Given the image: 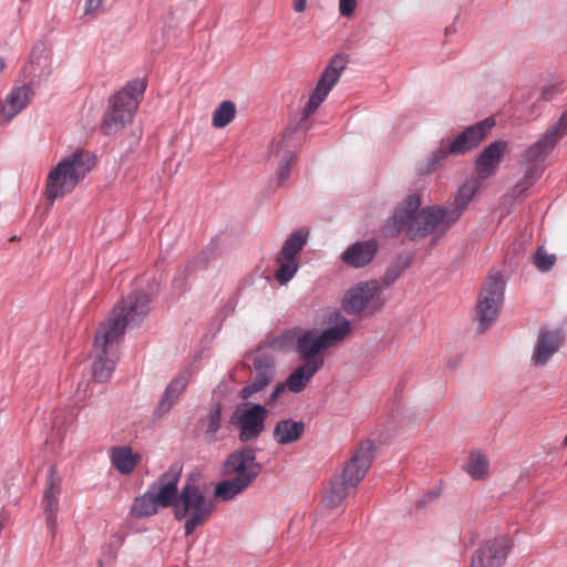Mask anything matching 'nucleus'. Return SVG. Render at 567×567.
Instances as JSON below:
<instances>
[{"label":"nucleus","mask_w":567,"mask_h":567,"mask_svg":"<svg viewBox=\"0 0 567 567\" xmlns=\"http://www.w3.org/2000/svg\"><path fill=\"white\" fill-rule=\"evenodd\" d=\"M374 457V444L364 441L346 463L342 472L330 481V486L322 497L324 508L339 507L347 497L355 492L357 486L365 476Z\"/></svg>","instance_id":"5"},{"label":"nucleus","mask_w":567,"mask_h":567,"mask_svg":"<svg viewBox=\"0 0 567 567\" xmlns=\"http://www.w3.org/2000/svg\"><path fill=\"white\" fill-rule=\"evenodd\" d=\"M286 389H288L287 382L276 384V386L274 388V390L268 399V403L276 402L280 398V395L286 391Z\"/></svg>","instance_id":"41"},{"label":"nucleus","mask_w":567,"mask_h":567,"mask_svg":"<svg viewBox=\"0 0 567 567\" xmlns=\"http://www.w3.org/2000/svg\"><path fill=\"white\" fill-rule=\"evenodd\" d=\"M182 471L183 465L179 462H175L148 487V491H153V496L161 507H172L173 512L175 511L177 499L179 498L181 489H178V482Z\"/></svg>","instance_id":"18"},{"label":"nucleus","mask_w":567,"mask_h":567,"mask_svg":"<svg viewBox=\"0 0 567 567\" xmlns=\"http://www.w3.org/2000/svg\"><path fill=\"white\" fill-rule=\"evenodd\" d=\"M358 6V0H339V13L341 17H351Z\"/></svg>","instance_id":"39"},{"label":"nucleus","mask_w":567,"mask_h":567,"mask_svg":"<svg viewBox=\"0 0 567 567\" xmlns=\"http://www.w3.org/2000/svg\"><path fill=\"white\" fill-rule=\"evenodd\" d=\"M62 492V478L56 474V468L51 465L48 471L45 489L43 493V506L47 518V526L53 533L56 527L59 497Z\"/></svg>","instance_id":"19"},{"label":"nucleus","mask_w":567,"mask_h":567,"mask_svg":"<svg viewBox=\"0 0 567 567\" xmlns=\"http://www.w3.org/2000/svg\"><path fill=\"white\" fill-rule=\"evenodd\" d=\"M346 64L347 61L342 55H334L331 58L301 112L300 121L308 120L318 110L333 86L338 83L343 70L346 69Z\"/></svg>","instance_id":"14"},{"label":"nucleus","mask_w":567,"mask_h":567,"mask_svg":"<svg viewBox=\"0 0 567 567\" xmlns=\"http://www.w3.org/2000/svg\"><path fill=\"white\" fill-rule=\"evenodd\" d=\"M173 288L178 292L182 293L187 289L186 281L184 277L178 276L173 280Z\"/></svg>","instance_id":"42"},{"label":"nucleus","mask_w":567,"mask_h":567,"mask_svg":"<svg viewBox=\"0 0 567 567\" xmlns=\"http://www.w3.org/2000/svg\"><path fill=\"white\" fill-rule=\"evenodd\" d=\"M508 535H498L480 544L472 555V567H503L513 549Z\"/></svg>","instance_id":"15"},{"label":"nucleus","mask_w":567,"mask_h":567,"mask_svg":"<svg viewBox=\"0 0 567 567\" xmlns=\"http://www.w3.org/2000/svg\"><path fill=\"white\" fill-rule=\"evenodd\" d=\"M110 458L117 472L128 475L134 472L142 456L138 453H134L131 446L122 445L114 446L111 450Z\"/></svg>","instance_id":"26"},{"label":"nucleus","mask_w":567,"mask_h":567,"mask_svg":"<svg viewBox=\"0 0 567 567\" xmlns=\"http://www.w3.org/2000/svg\"><path fill=\"white\" fill-rule=\"evenodd\" d=\"M564 333L559 329H540L534 347L532 360L535 365H544L559 350Z\"/></svg>","instance_id":"20"},{"label":"nucleus","mask_w":567,"mask_h":567,"mask_svg":"<svg viewBox=\"0 0 567 567\" xmlns=\"http://www.w3.org/2000/svg\"><path fill=\"white\" fill-rule=\"evenodd\" d=\"M404 269L405 265L401 264H394L389 266L384 272V276L382 277V285L386 288L392 286L401 277Z\"/></svg>","instance_id":"37"},{"label":"nucleus","mask_w":567,"mask_h":567,"mask_svg":"<svg viewBox=\"0 0 567 567\" xmlns=\"http://www.w3.org/2000/svg\"><path fill=\"white\" fill-rule=\"evenodd\" d=\"M261 465L257 463L256 451L243 447L230 453L223 465V474L233 476L219 482L214 491L215 497L228 502L243 493L258 477Z\"/></svg>","instance_id":"6"},{"label":"nucleus","mask_w":567,"mask_h":567,"mask_svg":"<svg viewBox=\"0 0 567 567\" xmlns=\"http://www.w3.org/2000/svg\"><path fill=\"white\" fill-rule=\"evenodd\" d=\"M220 413H221L220 404H216L208 413V416H207L208 423H207V429H206V435L210 440L215 439L216 433L218 432V430L220 427Z\"/></svg>","instance_id":"36"},{"label":"nucleus","mask_w":567,"mask_h":567,"mask_svg":"<svg viewBox=\"0 0 567 567\" xmlns=\"http://www.w3.org/2000/svg\"><path fill=\"white\" fill-rule=\"evenodd\" d=\"M533 264L539 271L546 272L556 264V256L548 254L546 249L540 246L533 256Z\"/></svg>","instance_id":"35"},{"label":"nucleus","mask_w":567,"mask_h":567,"mask_svg":"<svg viewBox=\"0 0 567 567\" xmlns=\"http://www.w3.org/2000/svg\"><path fill=\"white\" fill-rule=\"evenodd\" d=\"M320 369L315 361L303 362L287 378V388L292 393L301 392Z\"/></svg>","instance_id":"27"},{"label":"nucleus","mask_w":567,"mask_h":567,"mask_svg":"<svg viewBox=\"0 0 567 567\" xmlns=\"http://www.w3.org/2000/svg\"><path fill=\"white\" fill-rule=\"evenodd\" d=\"M161 506L153 496V491H146L143 495L136 497L131 507V514L134 517H146L157 514Z\"/></svg>","instance_id":"28"},{"label":"nucleus","mask_w":567,"mask_h":567,"mask_svg":"<svg viewBox=\"0 0 567 567\" xmlns=\"http://www.w3.org/2000/svg\"><path fill=\"white\" fill-rule=\"evenodd\" d=\"M105 0H85L84 13L85 14H97Z\"/></svg>","instance_id":"40"},{"label":"nucleus","mask_w":567,"mask_h":567,"mask_svg":"<svg viewBox=\"0 0 567 567\" xmlns=\"http://www.w3.org/2000/svg\"><path fill=\"white\" fill-rule=\"evenodd\" d=\"M308 237L307 229H297L289 235L279 250L275 259L277 266L275 279L281 286L287 285L298 272L300 267L298 256L306 246Z\"/></svg>","instance_id":"11"},{"label":"nucleus","mask_w":567,"mask_h":567,"mask_svg":"<svg viewBox=\"0 0 567 567\" xmlns=\"http://www.w3.org/2000/svg\"><path fill=\"white\" fill-rule=\"evenodd\" d=\"M146 86L144 79L132 80L111 99L101 124L105 135L117 133L132 121Z\"/></svg>","instance_id":"9"},{"label":"nucleus","mask_w":567,"mask_h":567,"mask_svg":"<svg viewBox=\"0 0 567 567\" xmlns=\"http://www.w3.org/2000/svg\"><path fill=\"white\" fill-rule=\"evenodd\" d=\"M33 95V89L28 84L13 87L6 96L1 106V113L4 118L8 122L13 120L30 104Z\"/></svg>","instance_id":"24"},{"label":"nucleus","mask_w":567,"mask_h":567,"mask_svg":"<svg viewBox=\"0 0 567 567\" xmlns=\"http://www.w3.org/2000/svg\"><path fill=\"white\" fill-rule=\"evenodd\" d=\"M235 115V103L228 100L223 101L213 114L212 125L216 128H223L233 122Z\"/></svg>","instance_id":"32"},{"label":"nucleus","mask_w":567,"mask_h":567,"mask_svg":"<svg viewBox=\"0 0 567 567\" xmlns=\"http://www.w3.org/2000/svg\"><path fill=\"white\" fill-rule=\"evenodd\" d=\"M488 460L478 452H472L464 464V471L474 480H484L488 473Z\"/></svg>","instance_id":"29"},{"label":"nucleus","mask_w":567,"mask_h":567,"mask_svg":"<svg viewBox=\"0 0 567 567\" xmlns=\"http://www.w3.org/2000/svg\"><path fill=\"white\" fill-rule=\"evenodd\" d=\"M504 291L505 280L501 272H491L483 286L481 298L476 307L478 328L482 331L495 321L504 299Z\"/></svg>","instance_id":"12"},{"label":"nucleus","mask_w":567,"mask_h":567,"mask_svg":"<svg viewBox=\"0 0 567 567\" xmlns=\"http://www.w3.org/2000/svg\"><path fill=\"white\" fill-rule=\"evenodd\" d=\"M328 320L331 326L327 329L299 330L296 333L295 351L303 362L315 361L319 363V368H322L323 353L343 341L350 333L351 323L339 311L331 312Z\"/></svg>","instance_id":"4"},{"label":"nucleus","mask_w":567,"mask_h":567,"mask_svg":"<svg viewBox=\"0 0 567 567\" xmlns=\"http://www.w3.org/2000/svg\"><path fill=\"white\" fill-rule=\"evenodd\" d=\"M478 182L468 179L463 183L446 205H433L419 212L421 199L417 194H410L395 209L384 226L389 236L405 231L412 239L424 238L431 234L446 233L462 216L478 190Z\"/></svg>","instance_id":"1"},{"label":"nucleus","mask_w":567,"mask_h":567,"mask_svg":"<svg viewBox=\"0 0 567 567\" xmlns=\"http://www.w3.org/2000/svg\"><path fill=\"white\" fill-rule=\"evenodd\" d=\"M268 410L261 404H250L247 409L237 408L230 422L239 427L240 442L257 439L265 430Z\"/></svg>","instance_id":"17"},{"label":"nucleus","mask_w":567,"mask_h":567,"mask_svg":"<svg viewBox=\"0 0 567 567\" xmlns=\"http://www.w3.org/2000/svg\"><path fill=\"white\" fill-rule=\"evenodd\" d=\"M523 177L516 183L512 189L515 198L524 197L527 190L542 177L543 173L539 166L524 167Z\"/></svg>","instance_id":"31"},{"label":"nucleus","mask_w":567,"mask_h":567,"mask_svg":"<svg viewBox=\"0 0 567 567\" xmlns=\"http://www.w3.org/2000/svg\"><path fill=\"white\" fill-rule=\"evenodd\" d=\"M306 424L303 421L292 419L280 420L274 427V440L280 445L297 442L305 433Z\"/></svg>","instance_id":"25"},{"label":"nucleus","mask_w":567,"mask_h":567,"mask_svg":"<svg viewBox=\"0 0 567 567\" xmlns=\"http://www.w3.org/2000/svg\"><path fill=\"white\" fill-rule=\"evenodd\" d=\"M192 374V368L187 367L182 370L175 378H173L166 385L155 410V414L158 417L167 413L177 403L178 399L186 390Z\"/></svg>","instance_id":"22"},{"label":"nucleus","mask_w":567,"mask_h":567,"mask_svg":"<svg viewBox=\"0 0 567 567\" xmlns=\"http://www.w3.org/2000/svg\"><path fill=\"white\" fill-rule=\"evenodd\" d=\"M62 414L63 413L61 411L54 412V416L52 420V430H51V434H50L51 440H62V436H63L62 427L64 425V419L62 417Z\"/></svg>","instance_id":"38"},{"label":"nucleus","mask_w":567,"mask_h":567,"mask_svg":"<svg viewBox=\"0 0 567 567\" xmlns=\"http://www.w3.org/2000/svg\"><path fill=\"white\" fill-rule=\"evenodd\" d=\"M306 6H307V0H295V2H293V9L296 12L305 11Z\"/></svg>","instance_id":"43"},{"label":"nucleus","mask_w":567,"mask_h":567,"mask_svg":"<svg viewBox=\"0 0 567 567\" xmlns=\"http://www.w3.org/2000/svg\"><path fill=\"white\" fill-rule=\"evenodd\" d=\"M495 126L493 117H486L463 130L451 143L441 144L432 151L427 157L417 166L421 175H427L449 155H460L472 151L485 138L487 133Z\"/></svg>","instance_id":"8"},{"label":"nucleus","mask_w":567,"mask_h":567,"mask_svg":"<svg viewBox=\"0 0 567 567\" xmlns=\"http://www.w3.org/2000/svg\"><path fill=\"white\" fill-rule=\"evenodd\" d=\"M567 134V110L544 134L522 154V167L539 166L545 169V161L555 148L559 140Z\"/></svg>","instance_id":"10"},{"label":"nucleus","mask_w":567,"mask_h":567,"mask_svg":"<svg viewBox=\"0 0 567 567\" xmlns=\"http://www.w3.org/2000/svg\"><path fill=\"white\" fill-rule=\"evenodd\" d=\"M215 509V499L194 477H188L179 491L173 515L177 522H184L185 536H189L209 520Z\"/></svg>","instance_id":"7"},{"label":"nucleus","mask_w":567,"mask_h":567,"mask_svg":"<svg viewBox=\"0 0 567 567\" xmlns=\"http://www.w3.org/2000/svg\"><path fill=\"white\" fill-rule=\"evenodd\" d=\"M379 291L378 280L360 281L346 291L341 302L342 309L350 316H358L370 306L371 312H377L385 303V298Z\"/></svg>","instance_id":"13"},{"label":"nucleus","mask_w":567,"mask_h":567,"mask_svg":"<svg viewBox=\"0 0 567 567\" xmlns=\"http://www.w3.org/2000/svg\"><path fill=\"white\" fill-rule=\"evenodd\" d=\"M95 167V156L84 150H76L53 166L45 181V199L53 204L71 194Z\"/></svg>","instance_id":"3"},{"label":"nucleus","mask_w":567,"mask_h":567,"mask_svg":"<svg viewBox=\"0 0 567 567\" xmlns=\"http://www.w3.org/2000/svg\"><path fill=\"white\" fill-rule=\"evenodd\" d=\"M454 31H455V29H454V27H452V25H451V27H446V28H445V33H446V34H450V33H452V32H454Z\"/></svg>","instance_id":"44"},{"label":"nucleus","mask_w":567,"mask_h":567,"mask_svg":"<svg viewBox=\"0 0 567 567\" xmlns=\"http://www.w3.org/2000/svg\"><path fill=\"white\" fill-rule=\"evenodd\" d=\"M295 163H296V155L292 152L287 151L284 154V156L277 167V171H276V181L279 186L286 185V183L288 182V179L290 177V172H291V168L295 165Z\"/></svg>","instance_id":"33"},{"label":"nucleus","mask_w":567,"mask_h":567,"mask_svg":"<svg viewBox=\"0 0 567 567\" xmlns=\"http://www.w3.org/2000/svg\"><path fill=\"white\" fill-rule=\"evenodd\" d=\"M567 85V79L563 74H551L540 89L539 97L544 101H553L561 94Z\"/></svg>","instance_id":"30"},{"label":"nucleus","mask_w":567,"mask_h":567,"mask_svg":"<svg viewBox=\"0 0 567 567\" xmlns=\"http://www.w3.org/2000/svg\"><path fill=\"white\" fill-rule=\"evenodd\" d=\"M507 147L508 143L503 140L495 141L484 147L475 161V172L480 178L485 179L495 174Z\"/></svg>","instance_id":"21"},{"label":"nucleus","mask_w":567,"mask_h":567,"mask_svg":"<svg viewBox=\"0 0 567 567\" xmlns=\"http://www.w3.org/2000/svg\"><path fill=\"white\" fill-rule=\"evenodd\" d=\"M6 68L4 60L0 58V72H2Z\"/></svg>","instance_id":"45"},{"label":"nucleus","mask_w":567,"mask_h":567,"mask_svg":"<svg viewBox=\"0 0 567 567\" xmlns=\"http://www.w3.org/2000/svg\"><path fill=\"white\" fill-rule=\"evenodd\" d=\"M295 336L290 332H284L266 341L265 347L276 351L295 350Z\"/></svg>","instance_id":"34"},{"label":"nucleus","mask_w":567,"mask_h":567,"mask_svg":"<svg viewBox=\"0 0 567 567\" xmlns=\"http://www.w3.org/2000/svg\"><path fill=\"white\" fill-rule=\"evenodd\" d=\"M378 250L379 244L375 239L355 241L340 255V260L351 268L360 269L372 262Z\"/></svg>","instance_id":"23"},{"label":"nucleus","mask_w":567,"mask_h":567,"mask_svg":"<svg viewBox=\"0 0 567 567\" xmlns=\"http://www.w3.org/2000/svg\"><path fill=\"white\" fill-rule=\"evenodd\" d=\"M251 381L239 391V398L241 400H248L254 394L261 392L267 388L276 375V363L275 358L268 353L257 349L251 354Z\"/></svg>","instance_id":"16"},{"label":"nucleus","mask_w":567,"mask_h":567,"mask_svg":"<svg viewBox=\"0 0 567 567\" xmlns=\"http://www.w3.org/2000/svg\"><path fill=\"white\" fill-rule=\"evenodd\" d=\"M564 444L567 446V433H566V436L564 439Z\"/></svg>","instance_id":"46"},{"label":"nucleus","mask_w":567,"mask_h":567,"mask_svg":"<svg viewBox=\"0 0 567 567\" xmlns=\"http://www.w3.org/2000/svg\"><path fill=\"white\" fill-rule=\"evenodd\" d=\"M150 297L144 292H134L114 307L105 321L101 322L94 338V359L92 377L95 382H106L117 360L116 346L126 327L140 324L150 312Z\"/></svg>","instance_id":"2"}]
</instances>
